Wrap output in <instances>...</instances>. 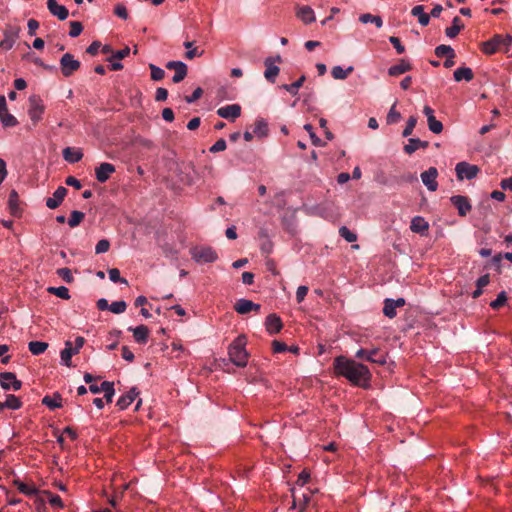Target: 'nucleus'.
Segmentation results:
<instances>
[{
  "instance_id": "obj_1",
  "label": "nucleus",
  "mask_w": 512,
  "mask_h": 512,
  "mask_svg": "<svg viewBox=\"0 0 512 512\" xmlns=\"http://www.w3.org/2000/svg\"><path fill=\"white\" fill-rule=\"evenodd\" d=\"M333 368L337 376L345 377L354 385L366 387L371 379V373L367 366L345 356L336 357Z\"/></svg>"
},
{
  "instance_id": "obj_2",
  "label": "nucleus",
  "mask_w": 512,
  "mask_h": 512,
  "mask_svg": "<svg viewBox=\"0 0 512 512\" xmlns=\"http://www.w3.org/2000/svg\"><path fill=\"white\" fill-rule=\"evenodd\" d=\"M246 337L239 335L229 346L230 360L238 367H245L248 363V352L245 349Z\"/></svg>"
},
{
  "instance_id": "obj_3",
  "label": "nucleus",
  "mask_w": 512,
  "mask_h": 512,
  "mask_svg": "<svg viewBox=\"0 0 512 512\" xmlns=\"http://www.w3.org/2000/svg\"><path fill=\"white\" fill-rule=\"evenodd\" d=\"M512 43V37L510 35L497 34L490 40L482 44V51L486 54H494L501 48H507Z\"/></svg>"
},
{
  "instance_id": "obj_4",
  "label": "nucleus",
  "mask_w": 512,
  "mask_h": 512,
  "mask_svg": "<svg viewBox=\"0 0 512 512\" xmlns=\"http://www.w3.org/2000/svg\"><path fill=\"white\" fill-rule=\"evenodd\" d=\"M191 255L199 263H212L217 259V253L211 247H195L191 250Z\"/></svg>"
},
{
  "instance_id": "obj_5",
  "label": "nucleus",
  "mask_w": 512,
  "mask_h": 512,
  "mask_svg": "<svg viewBox=\"0 0 512 512\" xmlns=\"http://www.w3.org/2000/svg\"><path fill=\"white\" fill-rule=\"evenodd\" d=\"M81 66V63L70 53H65L60 59V69L65 77H70Z\"/></svg>"
},
{
  "instance_id": "obj_6",
  "label": "nucleus",
  "mask_w": 512,
  "mask_h": 512,
  "mask_svg": "<svg viewBox=\"0 0 512 512\" xmlns=\"http://www.w3.org/2000/svg\"><path fill=\"white\" fill-rule=\"evenodd\" d=\"M455 170L457 177L460 180L464 178L471 180L475 178L479 173V168L476 165H471L467 162H459L456 165Z\"/></svg>"
},
{
  "instance_id": "obj_7",
  "label": "nucleus",
  "mask_w": 512,
  "mask_h": 512,
  "mask_svg": "<svg viewBox=\"0 0 512 512\" xmlns=\"http://www.w3.org/2000/svg\"><path fill=\"white\" fill-rule=\"evenodd\" d=\"M0 385L4 390L13 389L18 391L22 387V382L16 378L12 372H2L0 374Z\"/></svg>"
},
{
  "instance_id": "obj_8",
  "label": "nucleus",
  "mask_w": 512,
  "mask_h": 512,
  "mask_svg": "<svg viewBox=\"0 0 512 512\" xmlns=\"http://www.w3.org/2000/svg\"><path fill=\"white\" fill-rule=\"evenodd\" d=\"M44 112V106L41 99L37 96H31L29 98V116L33 122H38Z\"/></svg>"
},
{
  "instance_id": "obj_9",
  "label": "nucleus",
  "mask_w": 512,
  "mask_h": 512,
  "mask_svg": "<svg viewBox=\"0 0 512 512\" xmlns=\"http://www.w3.org/2000/svg\"><path fill=\"white\" fill-rule=\"evenodd\" d=\"M168 70H174L175 74L172 78L174 83L181 82L187 76V65L182 61H169L166 64Z\"/></svg>"
},
{
  "instance_id": "obj_10",
  "label": "nucleus",
  "mask_w": 512,
  "mask_h": 512,
  "mask_svg": "<svg viewBox=\"0 0 512 512\" xmlns=\"http://www.w3.org/2000/svg\"><path fill=\"white\" fill-rule=\"evenodd\" d=\"M438 171L435 167H430L428 170L421 173V180L423 184L430 191H436L438 183L436 181Z\"/></svg>"
},
{
  "instance_id": "obj_11",
  "label": "nucleus",
  "mask_w": 512,
  "mask_h": 512,
  "mask_svg": "<svg viewBox=\"0 0 512 512\" xmlns=\"http://www.w3.org/2000/svg\"><path fill=\"white\" fill-rule=\"evenodd\" d=\"M217 114L221 118L235 121L241 115V107L239 104L226 105L217 110Z\"/></svg>"
},
{
  "instance_id": "obj_12",
  "label": "nucleus",
  "mask_w": 512,
  "mask_h": 512,
  "mask_svg": "<svg viewBox=\"0 0 512 512\" xmlns=\"http://www.w3.org/2000/svg\"><path fill=\"white\" fill-rule=\"evenodd\" d=\"M260 308L261 306L259 304H256L253 301L244 298L237 300L234 305L235 311L242 315L247 314L251 311L259 312Z\"/></svg>"
},
{
  "instance_id": "obj_13",
  "label": "nucleus",
  "mask_w": 512,
  "mask_h": 512,
  "mask_svg": "<svg viewBox=\"0 0 512 512\" xmlns=\"http://www.w3.org/2000/svg\"><path fill=\"white\" fill-rule=\"evenodd\" d=\"M451 203L457 208L458 214L462 217L466 216L471 210V204L467 197L462 195H455L451 197Z\"/></svg>"
},
{
  "instance_id": "obj_14",
  "label": "nucleus",
  "mask_w": 512,
  "mask_h": 512,
  "mask_svg": "<svg viewBox=\"0 0 512 512\" xmlns=\"http://www.w3.org/2000/svg\"><path fill=\"white\" fill-rule=\"evenodd\" d=\"M19 32L20 28L18 27H11L6 30L4 33V39L0 42V48L3 50H10L18 38Z\"/></svg>"
},
{
  "instance_id": "obj_15",
  "label": "nucleus",
  "mask_w": 512,
  "mask_h": 512,
  "mask_svg": "<svg viewBox=\"0 0 512 512\" xmlns=\"http://www.w3.org/2000/svg\"><path fill=\"white\" fill-rule=\"evenodd\" d=\"M47 8L53 16H56L61 21L65 20L69 15L68 9L58 4L56 0H47Z\"/></svg>"
},
{
  "instance_id": "obj_16",
  "label": "nucleus",
  "mask_w": 512,
  "mask_h": 512,
  "mask_svg": "<svg viewBox=\"0 0 512 512\" xmlns=\"http://www.w3.org/2000/svg\"><path fill=\"white\" fill-rule=\"evenodd\" d=\"M67 192L68 190L65 187L59 186L54 192L53 197H49L46 199V206L50 209H56L64 200L65 196L67 195Z\"/></svg>"
},
{
  "instance_id": "obj_17",
  "label": "nucleus",
  "mask_w": 512,
  "mask_h": 512,
  "mask_svg": "<svg viewBox=\"0 0 512 512\" xmlns=\"http://www.w3.org/2000/svg\"><path fill=\"white\" fill-rule=\"evenodd\" d=\"M115 172V167L114 165L110 164V163H101L96 169H95V175H96V179L100 182V183H105L109 178H110V175L112 173Z\"/></svg>"
},
{
  "instance_id": "obj_18",
  "label": "nucleus",
  "mask_w": 512,
  "mask_h": 512,
  "mask_svg": "<svg viewBox=\"0 0 512 512\" xmlns=\"http://www.w3.org/2000/svg\"><path fill=\"white\" fill-rule=\"evenodd\" d=\"M264 65L266 67V70L264 72V76L267 81L274 83L276 80V77L278 76L280 69L278 66L273 64V58L268 57L264 61Z\"/></svg>"
},
{
  "instance_id": "obj_19",
  "label": "nucleus",
  "mask_w": 512,
  "mask_h": 512,
  "mask_svg": "<svg viewBox=\"0 0 512 512\" xmlns=\"http://www.w3.org/2000/svg\"><path fill=\"white\" fill-rule=\"evenodd\" d=\"M410 229L414 233L425 235L429 229V223L421 216H415L411 220Z\"/></svg>"
},
{
  "instance_id": "obj_20",
  "label": "nucleus",
  "mask_w": 512,
  "mask_h": 512,
  "mask_svg": "<svg viewBox=\"0 0 512 512\" xmlns=\"http://www.w3.org/2000/svg\"><path fill=\"white\" fill-rule=\"evenodd\" d=\"M266 329L269 334L278 333L282 329V321L276 314H270L265 321Z\"/></svg>"
},
{
  "instance_id": "obj_21",
  "label": "nucleus",
  "mask_w": 512,
  "mask_h": 512,
  "mask_svg": "<svg viewBox=\"0 0 512 512\" xmlns=\"http://www.w3.org/2000/svg\"><path fill=\"white\" fill-rule=\"evenodd\" d=\"M412 69V65L405 59H400L399 63L388 69V74L392 77L404 74Z\"/></svg>"
},
{
  "instance_id": "obj_22",
  "label": "nucleus",
  "mask_w": 512,
  "mask_h": 512,
  "mask_svg": "<svg viewBox=\"0 0 512 512\" xmlns=\"http://www.w3.org/2000/svg\"><path fill=\"white\" fill-rule=\"evenodd\" d=\"M138 394L139 392L136 388H131L130 391L118 399L116 405L120 410H125L135 400Z\"/></svg>"
},
{
  "instance_id": "obj_23",
  "label": "nucleus",
  "mask_w": 512,
  "mask_h": 512,
  "mask_svg": "<svg viewBox=\"0 0 512 512\" xmlns=\"http://www.w3.org/2000/svg\"><path fill=\"white\" fill-rule=\"evenodd\" d=\"M129 331L133 332L134 339L139 344H145L148 340L149 329L145 325H139L135 328L129 327Z\"/></svg>"
},
{
  "instance_id": "obj_24",
  "label": "nucleus",
  "mask_w": 512,
  "mask_h": 512,
  "mask_svg": "<svg viewBox=\"0 0 512 512\" xmlns=\"http://www.w3.org/2000/svg\"><path fill=\"white\" fill-rule=\"evenodd\" d=\"M296 15L305 24H309L315 21L314 11L310 6L298 7Z\"/></svg>"
},
{
  "instance_id": "obj_25",
  "label": "nucleus",
  "mask_w": 512,
  "mask_h": 512,
  "mask_svg": "<svg viewBox=\"0 0 512 512\" xmlns=\"http://www.w3.org/2000/svg\"><path fill=\"white\" fill-rule=\"evenodd\" d=\"M42 404L47 406L50 410H55L62 407V396L55 392L52 396L46 395L42 399Z\"/></svg>"
},
{
  "instance_id": "obj_26",
  "label": "nucleus",
  "mask_w": 512,
  "mask_h": 512,
  "mask_svg": "<svg viewBox=\"0 0 512 512\" xmlns=\"http://www.w3.org/2000/svg\"><path fill=\"white\" fill-rule=\"evenodd\" d=\"M63 158L70 163H76L80 161L83 157V153L80 149L72 148V147H66L62 151Z\"/></svg>"
},
{
  "instance_id": "obj_27",
  "label": "nucleus",
  "mask_w": 512,
  "mask_h": 512,
  "mask_svg": "<svg viewBox=\"0 0 512 512\" xmlns=\"http://www.w3.org/2000/svg\"><path fill=\"white\" fill-rule=\"evenodd\" d=\"M78 352H74V347L71 341L65 342V348L61 351V361L68 367L72 366L71 358L74 354Z\"/></svg>"
},
{
  "instance_id": "obj_28",
  "label": "nucleus",
  "mask_w": 512,
  "mask_h": 512,
  "mask_svg": "<svg viewBox=\"0 0 512 512\" xmlns=\"http://www.w3.org/2000/svg\"><path fill=\"white\" fill-rule=\"evenodd\" d=\"M429 143L427 141H422L418 138H410L408 140V144L404 146L405 153L411 155L419 148H427Z\"/></svg>"
},
{
  "instance_id": "obj_29",
  "label": "nucleus",
  "mask_w": 512,
  "mask_h": 512,
  "mask_svg": "<svg viewBox=\"0 0 512 512\" xmlns=\"http://www.w3.org/2000/svg\"><path fill=\"white\" fill-rule=\"evenodd\" d=\"M454 79L457 82L462 80L471 81L474 78V73L469 67H459L454 71Z\"/></svg>"
},
{
  "instance_id": "obj_30",
  "label": "nucleus",
  "mask_w": 512,
  "mask_h": 512,
  "mask_svg": "<svg viewBox=\"0 0 512 512\" xmlns=\"http://www.w3.org/2000/svg\"><path fill=\"white\" fill-rule=\"evenodd\" d=\"M463 28L462 20L456 16L452 20V26L445 29V34L449 38H455Z\"/></svg>"
},
{
  "instance_id": "obj_31",
  "label": "nucleus",
  "mask_w": 512,
  "mask_h": 512,
  "mask_svg": "<svg viewBox=\"0 0 512 512\" xmlns=\"http://www.w3.org/2000/svg\"><path fill=\"white\" fill-rule=\"evenodd\" d=\"M411 14L418 17V21L422 26H427L430 22V15L424 12L423 5H417L412 8Z\"/></svg>"
},
{
  "instance_id": "obj_32",
  "label": "nucleus",
  "mask_w": 512,
  "mask_h": 512,
  "mask_svg": "<svg viewBox=\"0 0 512 512\" xmlns=\"http://www.w3.org/2000/svg\"><path fill=\"white\" fill-rule=\"evenodd\" d=\"M366 360L375 364L384 365L386 363V356L379 353V349L368 350Z\"/></svg>"
},
{
  "instance_id": "obj_33",
  "label": "nucleus",
  "mask_w": 512,
  "mask_h": 512,
  "mask_svg": "<svg viewBox=\"0 0 512 512\" xmlns=\"http://www.w3.org/2000/svg\"><path fill=\"white\" fill-rule=\"evenodd\" d=\"M354 68L349 66L346 70H344L341 66H334L331 70V74L334 79L337 80H345L349 74L353 72Z\"/></svg>"
},
{
  "instance_id": "obj_34",
  "label": "nucleus",
  "mask_w": 512,
  "mask_h": 512,
  "mask_svg": "<svg viewBox=\"0 0 512 512\" xmlns=\"http://www.w3.org/2000/svg\"><path fill=\"white\" fill-rule=\"evenodd\" d=\"M305 80H306L305 75H302L297 81H295L291 84H283L281 86V88L295 96L298 94V90H299V88L302 87Z\"/></svg>"
},
{
  "instance_id": "obj_35",
  "label": "nucleus",
  "mask_w": 512,
  "mask_h": 512,
  "mask_svg": "<svg viewBox=\"0 0 512 512\" xmlns=\"http://www.w3.org/2000/svg\"><path fill=\"white\" fill-rule=\"evenodd\" d=\"M8 207L12 215L17 216L20 213V208L18 206V194L15 190L10 192Z\"/></svg>"
},
{
  "instance_id": "obj_36",
  "label": "nucleus",
  "mask_w": 512,
  "mask_h": 512,
  "mask_svg": "<svg viewBox=\"0 0 512 512\" xmlns=\"http://www.w3.org/2000/svg\"><path fill=\"white\" fill-rule=\"evenodd\" d=\"M359 21L362 22L363 24L373 23L377 28H381L383 25V21L380 16L372 15L370 13L360 15Z\"/></svg>"
},
{
  "instance_id": "obj_37",
  "label": "nucleus",
  "mask_w": 512,
  "mask_h": 512,
  "mask_svg": "<svg viewBox=\"0 0 512 512\" xmlns=\"http://www.w3.org/2000/svg\"><path fill=\"white\" fill-rule=\"evenodd\" d=\"M435 54L437 57H448L455 58L456 54L454 49L449 45L441 44L435 48Z\"/></svg>"
},
{
  "instance_id": "obj_38",
  "label": "nucleus",
  "mask_w": 512,
  "mask_h": 512,
  "mask_svg": "<svg viewBox=\"0 0 512 512\" xmlns=\"http://www.w3.org/2000/svg\"><path fill=\"white\" fill-rule=\"evenodd\" d=\"M28 348L33 355H40L48 348V343L41 341H31L28 344Z\"/></svg>"
},
{
  "instance_id": "obj_39",
  "label": "nucleus",
  "mask_w": 512,
  "mask_h": 512,
  "mask_svg": "<svg viewBox=\"0 0 512 512\" xmlns=\"http://www.w3.org/2000/svg\"><path fill=\"white\" fill-rule=\"evenodd\" d=\"M101 389H103L102 392L105 393L104 398H105L106 402L107 403L112 402L113 396L115 394L113 382H109V381L102 382Z\"/></svg>"
},
{
  "instance_id": "obj_40",
  "label": "nucleus",
  "mask_w": 512,
  "mask_h": 512,
  "mask_svg": "<svg viewBox=\"0 0 512 512\" xmlns=\"http://www.w3.org/2000/svg\"><path fill=\"white\" fill-rule=\"evenodd\" d=\"M253 134L263 137L266 136L268 133V126L267 123L263 119H259L255 122L253 126Z\"/></svg>"
},
{
  "instance_id": "obj_41",
  "label": "nucleus",
  "mask_w": 512,
  "mask_h": 512,
  "mask_svg": "<svg viewBox=\"0 0 512 512\" xmlns=\"http://www.w3.org/2000/svg\"><path fill=\"white\" fill-rule=\"evenodd\" d=\"M47 291L64 300H68L70 298L69 290L65 286L49 287Z\"/></svg>"
},
{
  "instance_id": "obj_42",
  "label": "nucleus",
  "mask_w": 512,
  "mask_h": 512,
  "mask_svg": "<svg viewBox=\"0 0 512 512\" xmlns=\"http://www.w3.org/2000/svg\"><path fill=\"white\" fill-rule=\"evenodd\" d=\"M85 214L81 211L74 210L71 212L68 224L71 228L78 226L84 219Z\"/></svg>"
},
{
  "instance_id": "obj_43",
  "label": "nucleus",
  "mask_w": 512,
  "mask_h": 512,
  "mask_svg": "<svg viewBox=\"0 0 512 512\" xmlns=\"http://www.w3.org/2000/svg\"><path fill=\"white\" fill-rule=\"evenodd\" d=\"M4 405H6V408H8V409L17 410V409L21 408L22 402L15 395L9 394L6 397V401L4 402Z\"/></svg>"
},
{
  "instance_id": "obj_44",
  "label": "nucleus",
  "mask_w": 512,
  "mask_h": 512,
  "mask_svg": "<svg viewBox=\"0 0 512 512\" xmlns=\"http://www.w3.org/2000/svg\"><path fill=\"white\" fill-rule=\"evenodd\" d=\"M0 120L5 127H14L18 123L17 119L12 114L8 113V111L0 114Z\"/></svg>"
},
{
  "instance_id": "obj_45",
  "label": "nucleus",
  "mask_w": 512,
  "mask_h": 512,
  "mask_svg": "<svg viewBox=\"0 0 512 512\" xmlns=\"http://www.w3.org/2000/svg\"><path fill=\"white\" fill-rule=\"evenodd\" d=\"M383 313L386 317L392 319L396 316V308L392 304V299H385Z\"/></svg>"
},
{
  "instance_id": "obj_46",
  "label": "nucleus",
  "mask_w": 512,
  "mask_h": 512,
  "mask_svg": "<svg viewBox=\"0 0 512 512\" xmlns=\"http://www.w3.org/2000/svg\"><path fill=\"white\" fill-rule=\"evenodd\" d=\"M429 130L435 134H439L443 130L442 123L437 120L435 117H430V119L427 120Z\"/></svg>"
},
{
  "instance_id": "obj_47",
  "label": "nucleus",
  "mask_w": 512,
  "mask_h": 512,
  "mask_svg": "<svg viewBox=\"0 0 512 512\" xmlns=\"http://www.w3.org/2000/svg\"><path fill=\"white\" fill-rule=\"evenodd\" d=\"M507 301V294L505 291L500 292L497 295V298L490 303L492 309L497 310L500 307L504 306Z\"/></svg>"
},
{
  "instance_id": "obj_48",
  "label": "nucleus",
  "mask_w": 512,
  "mask_h": 512,
  "mask_svg": "<svg viewBox=\"0 0 512 512\" xmlns=\"http://www.w3.org/2000/svg\"><path fill=\"white\" fill-rule=\"evenodd\" d=\"M149 69L151 71V79L154 81H160L165 76V71L160 67H157L154 64H149Z\"/></svg>"
},
{
  "instance_id": "obj_49",
  "label": "nucleus",
  "mask_w": 512,
  "mask_h": 512,
  "mask_svg": "<svg viewBox=\"0 0 512 512\" xmlns=\"http://www.w3.org/2000/svg\"><path fill=\"white\" fill-rule=\"evenodd\" d=\"M417 124V117L416 116H410L408 118L406 127L404 128L402 132L403 137H408L413 133V130Z\"/></svg>"
},
{
  "instance_id": "obj_50",
  "label": "nucleus",
  "mask_w": 512,
  "mask_h": 512,
  "mask_svg": "<svg viewBox=\"0 0 512 512\" xmlns=\"http://www.w3.org/2000/svg\"><path fill=\"white\" fill-rule=\"evenodd\" d=\"M401 118V114L396 110V103L392 105L387 115V123L394 124L397 123Z\"/></svg>"
},
{
  "instance_id": "obj_51",
  "label": "nucleus",
  "mask_w": 512,
  "mask_h": 512,
  "mask_svg": "<svg viewBox=\"0 0 512 512\" xmlns=\"http://www.w3.org/2000/svg\"><path fill=\"white\" fill-rule=\"evenodd\" d=\"M126 308H127L126 302L121 300V301L112 302V304H110L109 310L114 314H121V313L125 312Z\"/></svg>"
},
{
  "instance_id": "obj_52",
  "label": "nucleus",
  "mask_w": 512,
  "mask_h": 512,
  "mask_svg": "<svg viewBox=\"0 0 512 512\" xmlns=\"http://www.w3.org/2000/svg\"><path fill=\"white\" fill-rule=\"evenodd\" d=\"M339 234L341 235V237H343L347 242H355L357 240V235L355 233H353L352 231H350L347 227L345 226H342L340 229H339Z\"/></svg>"
},
{
  "instance_id": "obj_53",
  "label": "nucleus",
  "mask_w": 512,
  "mask_h": 512,
  "mask_svg": "<svg viewBox=\"0 0 512 512\" xmlns=\"http://www.w3.org/2000/svg\"><path fill=\"white\" fill-rule=\"evenodd\" d=\"M56 273L66 283H72L74 281L72 272L69 268H59L57 269Z\"/></svg>"
},
{
  "instance_id": "obj_54",
  "label": "nucleus",
  "mask_w": 512,
  "mask_h": 512,
  "mask_svg": "<svg viewBox=\"0 0 512 512\" xmlns=\"http://www.w3.org/2000/svg\"><path fill=\"white\" fill-rule=\"evenodd\" d=\"M108 274L112 282L128 284L127 280L120 276V271L117 268L109 269Z\"/></svg>"
},
{
  "instance_id": "obj_55",
  "label": "nucleus",
  "mask_w": 512,
  "mask_h": 512,
  "mask_svg": "<svg viewBox=\"0 0 512 512\" xmlns=\"http://www.w3.org/2000/svg\"><path fill=\"white\" fill-rule=\"evenodd\" d=\"M43 493L48 496L49 503L52 506H56L59 508H62L64 506L63 501L59 495L53 494L50 491H43Z\"/></svg>"
},
{
  "instance_id": "obj_56",
  "label": "nucleus",
  "mask_w": 512,
  "mask_h": 512,
  "mask_svg": "<svg viewBox=\"0 0 512 512\" xmlns=\"http://www.w3.org/2000/svg\"><path fill=\"white\" fill-rule=\"evenodd\" d=\"M83 31V25L81 22H78V21H72L70 22V31H69V35L71 37H77L79 36Z\"/></svg>"
},
{
  "instance_id": "obj_57",
  "label": "nucleus",
  "mask_w": 512,
  "mask_h": 512,
  "mask_svg": "<svg viewBox=\"0 0 512 512\" xmlns=\"http://www.w3.org/2000/svg\"><path fill=\"white\" fill-rule=\"evenodd\" d=\"M129 54H130V48L129 47H125V48H123L121 50H118V51L114 52L111 55V57H109L107 59V61L112 62V60H114V59L121 60V59L126 58Z\"/></svg>"
},
{
  "instance_id": "obj_58",
  "label": "nucleus",
  "mask_w": 512,
  "mask_h": 512,
  "mask_svg": "<svg viewBox=\"0 0 512 512\" xmlns=\"http://www.w3.org/2000/svg\"><path fill=\"white\" fill-rule=\"evenodd\" d=\"M304 129L309 133L310 138L312 140L313 145L315 146H322L323 143L320 138L316 136V134L313 131V126L311 124H305Z\"/></svg>"
},
{
  "instance_id": "obj_59",
  "label": "nucleus",
  "mask_w": 512,
  "mask_h": 512,
  "mask_svg": "<svg viewBox=\"0 0 512 512\" xmlns=\"http://www.w3.org/2000/svg\"><path fill=\"white\" fill-rule=\"evenodd\" d=\"M109 248H110V242L107 239H102V240L98 241V243L96 244L95 252H96V254L105 253L109 250Z\"/></svg>"
},
{
  "instance_id": "obj_60",
  "label": "nucleus",
  "mask_w": 512,
  "mask_h": 512,
  "mask_svg": "<svg viewBox=\"0 0 512 512\" xmlns=\"http://www.w3.org/2000/svg\"><path fill=\"white\" fill-rule=\"evenodd\" d=\"M226 141L224 139L217 140L209 149L211 153H217L226 149Z\"/></svg>"
},
{
  "instance_id": "obj_61",
  "label": "nucleus",
  "mask_w": 512,
  "mask_h": 512,
  "mask_svg": "<svg viewBox=\"0 0 512 512\" xmlns=\"http://www.w3.org/2000/svg\"><path fill=\"white\" fill-rule=\"evenodd\" d=\"M390 43L393 45V47L396 49L398 54H403L405 52V47L401 44V41L396 36L389 37Z\"/></svg>"
},
{
  "instance_id": "obj_62",
  "label": "nucleus",
  "mask_w": 512,
  "mask_h": 512,
  "mask_svg": "<svg viewBox=\"0 0 512 512\" xmlns=\"http://www.w3.org/2000/svg\"><path fill=\"white\" fill-rule=\"evenodd\" d=\"M114 13L121 19L126 20L128 18L127 9H126L125 5H123L121 3H119L115 6Z\"/></svg>"
},
{
  "instance_id": "obj_63",
  "label": "nucleus",
  "mask_w": 512,
  "mask_h": 512,
  "mask_svg": "<svg viewBox=\"0 0 512 512\" xmlns=\"http://www.w3.org/2000/svg\"><path fill=\"white\" fill-rule=\"evenodd\" d=\"M203 95V89L201 87H198L194 90V92L190 96H185V101L187 103H193L201 98Z\"/></svg>"
},
{
  "instance_id": "obj_64",
  "label": "nucleus",
  "mask_w": 512,
  "mask_h": 512,
  "mask_svg": "<svg viewBox=\"0 0 512 512\" xmlns=\"http://www.w3.org/2000/svg\"><path fill=\"white\" fill-rule=\"evenodd\" d=\"M19 491L27 496H33L38 494V489L35 486L29 487L28 485H19Z\"/></svg>"
}]
</instances>
